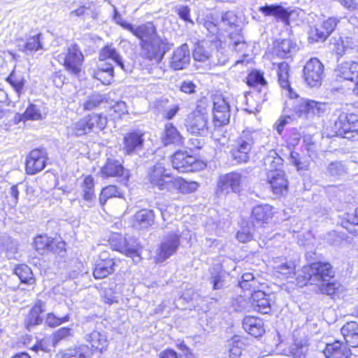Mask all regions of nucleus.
<instances>
[{"label":"nucleus","instance_id":"obj_41","mask_svg":"<svg viewBox=\"0 0 358 358\" xmlns=\"http://www.w3.org/2000/svg\"><path fill=\"white\" fill-rule=\"evenodd\" d=\"M213 45L206 42H201L196 44L193 52L194 60L205 62L212 57Z\"/></svg>","mask_w":358,"mask_h":358},{"label":"nucleus","instance_id":"obj_9","mask_svg":"<svg viewBox=\"0 0 358 358\" xmlns=\"http://www.w3.org/2000/svg\"><path fill=\"white\" fill-rule=\"evenodd\" d=\"M107 124V117L101 114H92L76 122L73 127V133L77 136L87 134L95 129L102 130Z\"/></svg>","mask_w":358,"mask_h":358},{"label":"nucleus","instance_id":"obj_13","mask_svg":"<svg viewBox=\"0 0 358 358\" xmlns=\"http://www.w3.org/2000/svg\"><path fill=\"white\" fill-rule=\"evenodd\" d=\"M47 153L44 149H34L28 155L25 169L29 175H34L45 167Z\"/></svg>","mask_w":358,"mask_h":358},{"label":"nucleus","instance_id":"obj_36","mask_svg":"<svg viewBox=\"0 0 358 358\" xmlns=\"http://www.w3.org/2000/svg\"><path fill=\"white\" fill-rule=\"evenodd\" d=\"M198 187L199 184L196 182H189L181 178H173L171 185H170V190L168 192H173L177 189L182 194H189L196 191Z\"/></svg>","mask_w":358,"mask_h":358},{"label":"nucleus","instance_id":"obj_44","mask_svg":"<svg viewBox=\"0 0 358 358\" xmlns=\"http://www.w3.org/2000/svg\"><path fill=\"white\" fill-rule=\"evenodd\" d=\"M244 347L243 342L241 340L238 336H233L227 341V348L229 352V356L231 358H238L242 353V350Z\"/></svg>","mask_w":358,"mask_h":358},{"label":"nucleus","instance_id":"obj_22","mask_svg":"<svg viewBox=\"0 0 358 358\" xmlns=\"http://www.w3.org/2000/svg\"><path fill=\"white\" fill-rule=\"evenodd\" d=\"M101 173L103 177H124L127 178L129 173L125 170L122 163L115 159H108L105 165L101 168Z\"/></svg>","mask_w":358,"mask_h":358},{"label":"nucleus","instance_id":"obj_10","mask_svg":"<svg viewBox=\"0 0 358 358\" xmlns=\"http://www.w3.org/2000/svg\"><path fill=\"white\" fill-rule=\"evenodd\" d=\"M141 45L143 55L149 60L162 59L170 49L167 40L162 38L159 35L149 41L141 43Z\"/></svg>","mask_w":358,"mask_h":358},{"label":"nucleus","instance_id":"obj_19","mask_svg":"<svg viewBox=\"0 0 358 358\" xmlns=\"http://www.w3.org/2000/svg\"><path fill=\"white\" fill-rule=\"evenodd\" d=\"M143 134L133 131L127 134L124 137L122 150L126 155H134L142 150L144 143Z\"/></svg>","mask_w":358,"mask_h":358},{"label":"nucleus","instance_id":"obj_4","mask_svg":"<svg viewBox=\"0 0 358 358\" xmlns=\"http://www.w3.org/2000/svg\"><path fill=\"white\" fill-rule=\"evenodd\" d=\"M248 184L247 176L238 171H232L219 177L216 193L218 196H227L231 192L239 193Z\"/></svg>","mask_w":358,"mask_h":358},{"label":"nucleus","instance_id":"obj_7","mask_svg":"<svg viewBox=\"0 0 358 358\" xmlns=\"http://www.w3.org/2000/svg\"><path fill=\"white\" fill-rule=\"evenodd\" d=\"M327 104L324 102L301 98L297 100L293 110L299 117L313 120L321 117L327 111Z\"/></svg>","mask_w":358,"mask_h":358},{"label":"nucleus","instance_id":"obj_38","mask_svg":"<svg viewBox=\"0 0 358 358\" xmlns=\"http://www.w3.org/2000/svg\"><path fill=\"white\" fill-rule=\"evenodd\" d=\"M296 49V45L290 39H282L276 41L273 48V53L281 58H286L291 56L292 53Z\"/></svg>","mask_w":358,"mask_h":358},{"label":"nucleus","instance_id":"obj_29","mask_svg":"<svg viewBox=\"0 0 358 358\" xmlns=\"http://www.w3.org/2000/svg\"><path fill=\"white\" fill-rule=\"evenodd\" d=\"M341 331L345 343L349 347H358V324L356 322H347Z\"/></svg>","mask_w":358,"mask_h":358},{"label":"nucleus","instance_id":"obj_61","mask_svg":"<svg viewBox=\"0 0 358 358\" xmlns=\"http://www.w3.org/2000/svg\"><path fill=\"white\" fill-rule=\"evenodd\" d=\"M124 250H123L124 255L127 257H130L134 258L135 257H138V244L131 240L128 241L126 239L124 244Z\"/></svg>","mask_w":358,"mask_h":358},{"label":"nucleus","instance_id":"obj_35","mask_svg":"<svg viewBox=\"0 0 358 358\" xmlns=\"http://www.w3.org/2000/svg\"><path fill=\"white\" fill-rule=\"evenodd\" d=\"M259 11L265 16H273L283 22H287L289 13L280 5H266L259 8Z\"/></svg>","mask_w":358,"mask_h":358},{"label":"nucleus","instance_id":"obj_6","mask_svg":"<svg viewBox=\"0 0 358 358\" xmlns=\"http://www.w3.org/2000/svg\"><path fill=\"white\" fill-rule=\"evenodd\" d=\"M56 59L71 75L78 76L82 71L84 56L76 44H71L66 51L57 55Z\"/></svg>","mask_w":358,"mask_h":358},{"label":"nucleus","instance_id":"obj_63","mask_svg":"<svg viewBox=\"0 0 358 358\" xmlns=\"http://www.w3.org/2000/svg\"><path fill=\"white\" fill-rule=\"evenodd\" d=\"M176 12L180 18L186 22L194 24V22L190 17V8L187 6H179L176 8Z\"/></svg>","mask_w":358,"mask_h":358},{"label":"nucleus","instance_id":"obj_58","mask_svg":"<svg viewBox=\"0 0 358 358\" xmlns=\"http://www.w3.org/2000/svg\"><path fill=\"white\" fill-rule=\"evenodd\" d=\"M328 36L327 32L324 31L320 24L311 28L309 33V39L314 42H323Z\"/></svg>","mask_w":358,"mask_h":358},{"label":"nucleus","instance_id":"obj_60","mask_svg":"<svg viewBox=\"0 0 358 358\" xmlns=\"http://www.w3.org/2000/svg\"><path fill=\"white\" fill-rule=\"evenodd\" d=\"M3 247L5 250L6 255L8 259H15V255L17 252L18 248L17 245L15 242L8 238L5 241L3 244Z\"/></svg>","mask_w":358,"mask_h":358},{"label":"nucleus","instance_id":"obj_12","mask_svg":"<svg viewBox=\"0 0 358 358\" xmlns=\"http://www.w3.org/2000/svg\"><path fill=\"white\" fill-rule=\"evenodd\" d=\"M324 73V66L317 58H311L303 68V76L306 83L311 87L321 85Z\"/></svg>","mask_w":358,"mask_h":358},{"label":"nucleus","instance_id":"obj_46","mask_svg":"<svg viewBox=\"0 0 358 358\" xmlns=\"http://www.w3.org/2000/svg\"><path fill=\"white\" fill-rule=\"evenodd\" d=\"M308 350L306 339H296L291 346V353L294 358H305Z\"/></svg>","mask_w":358,"mask_h":358},{"label":"nucleus","instance_id":"obj_8","mask_svg":"<svg viewBox=\"0 0 358 358\" xmlns=\"http://www.w3.org/2000/svg\"><path fill=\"white\" fill-rule=\"evenodd\" d=\"M164 159L157 162L151 166L148 172V179L154 187L162 191L170 190V185L173 176L168 169L165 168Z\"/></svg>","mask_w":358,"mask_h":358},{"label":"nucleus","instance_id":"obj_62","mask_svg":"<svg viewBox=\"0 0 358 358\" xmlns=\"http://www.w3.org/2000/svg\"><path fill=\"white\" fill-rule=\"evenodd\" d=\"M103 99L99 94H94L89 97V99L85 102L83 106L84 109L87 110H91L96 108L101 102Z\"/></svg>","mask_w":358,"mask_h":358},{"label":"nucleus","instance_id":"obj_34","mask_svg":"<svg viewBox=\"0 0 358 358\" xmlns=\"http://www.w3.org/2000/svg\"><path fill=\"white\" fill-rule=\"evenodd\" d=\"M162 139L166 145L169 144L180 145L184 143V138L172 123L166 124Z\"/></svg>","mask_w":358,"mask_h":358},{"label":"nucleus","instance_id":"obj_49","mask_svg":"<svg viewBox=\"0 0 358 358\" xmlns=\"http://www.w3.org/2000/svg\"><path fill=\"white\" fill-rule=\"evenodd\" d=\"M52 242V238L47 235H39L35 238L34 245L38 253L43 254L45 252H49Z\"/></svg>","mask_w":358,"mask_h":358},{"label":"nucleus","instance_id":"obj_1","mask_svg":"<svg viewBox=\"0 0 358 358\" xmlns=\"http://www.w3.org/2000/svg\"><path fill=\"white\" fill-rule=\"evenodd\" d=\"M334 275L331 265L328 262H317L303 266L301 273L296 278L297 284L303 287L308 283L317 285L329 281Z\"/></svg>","mask_w":358,"mask_h":358},{"label":"nucleus","instance_id":"obj_56","mask_svg":"<svg viewBox=\"0 0 358 358\" xmlns=\"http://www.w3.org/2000/svg\"><path fill=\"white\" fill-rule=\"evenodd\" d=\"M344 227L351 234L358 236V208H356L355 213L348 215L347 221Z\"/></svg>","mask_w":358,"mask_h":358},{"label":"nucleus","instance_id":"obj_15","mask_svg":"<svg viewBox=\"0 0 358 358\" xmlns=\"http://www.w3.org/2000/svg\"><path fill=\"white\" fill-rule=\"evenodd\" d=\"M213 114L214 129L227 124L231 117L229 103L223 98H216L213 102Z\"/></svg>","mask_w":358,"mask_h":358},{"label":"nucleus","instance_id":"obj_20","mask_svg":"<svg viewBox=\"0 0 358 358\" xmlns=\"http://www.w3.org/2000/svg\"><path fill=\"white\" fill-rule=\"evenodd\" d=\"M268 181L274 194L282 195L287 192L288 181L282 170L268 173Z\"/></svg>","mask_w":358,"mask_h":358},{"label":"nucleus","instance_id":"obj_64","mask_svg":"<svg viewBox=\"0 0 358 358\" xmlns=\"http://www.w3.org/2000/svg\"><path fill=\"white\" fill-rule=\"evenodd\" d=\"M88 348L85 345L79 346L77 349L70 350L66 354L69 358H86Z\"/></svg>","mask_w":358,"mask_h":358},{"label":"nucleus","instance_id":"obj_50","mask_svg":"<svg viewBox=\"0 0 358 358\" xmlns=\"http://www.w3.org/2000/svg\"><path fill=\"white\" fill-rule=\"evenodd\" d=\"M15 274L19 277L22 282L31 285L34 282L31 268L24 264L17 266L15 269Z\"/></svg>","mask_w":358,"mask_h":358},{"label":"nucleus","instance_id":"obj_2","mask_svg":"<svg viewBox=\"0 0 358 358\" xmlns=\"http://www.w3.org/2000/svg\"><path fill=\"white\" fill-rule=\"evenodd\" d=\"M259 136L260 133L257 130H243L231 145L230 153L232 159L238 164L247 162L252 146Z\"/></svg>","mask_w":358,"mask_h":358},{"label":"nucleus","instance_id":"obj_55","mask_svg":"<svg viewBox=\"0 0 358 358\" xmlns=\"http://www.w3.org/2000/svg\"><path fill=\"white\" fill-rule=\"evenodd\" d=\"M344 227L351 234L358 236V208H356L355 213L348 215L347 221Z\"/></svg>","mask_w":358,"mask_h":358},{"label":"nucleus","instance_id":"obj_18","mask_svg":"<svg viewBox=\"0 0 358 358\" xmlns=\"http://www.w3.org/2000/svg\"><path fill=\"white\" fill-rule=\"evenodd\" d=\"M271 295L261 290L252 292L250 303L255 310L262 314H268L271 310Z\"/></svg>","mask_w":358,"mask_h":358},{"label":"nucleus","instance_id":"obj_32","mask_svg":"<svg viewBox=\"0 0 358 358\" xmlns=\"http://www.w3.org/2000/svg\"><path fill=\"white\" fill-rule=\"evenodd\" d=\"M243 327L245 331L255 337L261 336L264 333L263 322L257 317H245L243 321Z\"/></svg>","mask_w":358,"mask_h":358},{"label":"nucleus","instance_id":"obj_37","mask_svg":"<svg viewBox=\"0 0 358 358\" xmlns=\"http://www.w3.org/2000/svg\"><path fill=\"white\" fill-rule=\"evenodd\" d=\"M41 34L28 37L25 42L22 44H19V50L28 55H31L34 52L43 49V44L41 42Z\"/></svg>","mask_w":358,"mask_h":358},{"label":"nucleus","instance_id":"obj_17","mask_svg":"<svg viewBox=\"0 0 358 358\" xmlns=\"http://www.w3.org/2000/svg\"><path fill=\"white\" fill-rule=\"evenodd\" d=\"M337 76L343 80H350L355 83V87L352 90V92L358 97V63H341L337 69Z\"/></svg>","mask_w":358,"mask_h":358},{"label":"nucleus","instance_id":"obj_57","mask_svg":"<svg viewBox=\"0 0 358 358\" xmlns=\"http://www.w3.org/2000/svg\"><path fill=\"white\" fill-rule=\"evenodd\" d=\"M69 320L70 316L69 314L59 317L55 315L53 313H50L47 315L45 318V324L50 327H55L69 322Z\"/></svg>","mask_w":358,"mask_h":358},{"label":"nucleus","instance_id":"obj_51","mask_svg":"<svg viewBox=\"0 0 358 358\" xmlns=\"http://www.w3.org/2000/svg\"><path fill=\"white\" fill-rule=\"evenodd\" d=\"M295 264L292 261H286L285 262L278 264L275 266L276 272L279 273L284 278L292 277L295 275Z\"/></svg>","mask_w":358,"mask_h":358},{"label":"nucleus","instance_id":"obj_25","mask_svg":"<svg viewBox=\"0 0 358 358\" xmlns=\"http://www.w3.org/2000/svg\"><path fill=\"white\" fill-rule=\"evenodd\" d=\"M278 83L280 87L287 92V94L291 99H297L298 94L293 91L289 81V66L286 62H280L278 64Z\"/></svg>","mask_w":358,"mask_h":358},{"label":"nucleus","instance_id":"obj_30","mask_svg":"<svg viewBox=\"0 0 358 358\" xmlns=\"http://www.w3.org/2000/svg\"><path fill=\"white\" fill-rule=\"evenodd\" d=\"M155 215L153 210L143 209L137 212L134 216L132 226L136 229H143L151 226L154 222Z\"/></svg>","mask_w":358,"mask_h":358},{"label":"nucleus","instance_id":"obj_47","mask_svg":"<svg viewBox=\"0 0 358 358\" xmlns=\"http://www.w3.org/2000/svg\"><path fill=\"white\" fill-rule=\"evenodd\" d=\"M259 282L254 277L252 273H244L242 275L241 280L239 281L240 287L245 290L255 291L259 287Z\"/></svg>","mask_w":358,"mask_h":358},{"label":"nucleus","instance_id":"obj_26","mask_svg":"<svg viewBox=\"0 0 358 358\" xmlns=\"http://www.w3.org/2000/svg\"><path fill=\"white\" fill-rule=\"evenodd\" d=\"M85 340L91 345L92 349L101 353L107 350L109 344L106 332L96 330H94L91 333L86 334Z\"/></svg>","mask_w":358,"mask_h":358},{"label":"nucleus","instance_id":"obj_59","mask_svg":"<svg viewBox=\"0 0 358 358\" xmlns=\"http://www.w3.org/2000/svg\"><path fill=\"white\" fill-rule=\"evenodd\" d=\"M110 244L111 245V248L117 250L118 252H120L121 253H123V250H124V244L126 241V238H124L120 234H114L111 238H110Z\"/></svg>","mask_w":358,"mask_h":358},{"label":"nucleus","instance_id":"obj_24","mask_svg":"<svg viewBox=\"0 0 358 358\" xmlns=\"http://www.w3.org/2000/svg\"><path fill=\"white\" fill-rule=\"evenodd\" d=\"M115 265L114 260L108 258L106 252L101 253L100 259L96 263L93 272L94 277L96 279H102L107 277L114 271Z\"/></svg>","mask_w":358,"mask_h":358},{"label":"nucleus","instance_id":"obj_3","mask_svg":"<svg viewBox=\"0 0 358 358\" xmlns=\"http://www.w3.org/2000/svg\"><path fill=\"white\" fill-rule=\"evenodd\" d=\"M332 127L336 136L358 141V115L338 111Z\"/></svg>","mask_w":358,"mask_h":358},{"label":"nucleus","instance_id":"obj_27","mask_svg":"<svg viewBox=\"0 0 358 358\" xmlns=\"http://www.w3.org/2000/svg\"><path fill=\"white\" fill-rule=\"evenodd\" d=\"M82 189L81 196L83 201L86 202L85 204L81 205L83 208L85 206L87 208H91L95 199L94 194V179L91 176L85 177L80 185Z\"/></svg>","mask_w":358,"mask_h":358},{"label":"nucleus","instance_id":"obj_31","mask_svg":"<svg viewBox=\"0 0 358 358\" xmlns=\"http://www.w3.org/2000/svg\"><path fill=\"white\" fill-rule=\"evenodd\" d=\"M99 62H105L108 59L113 61L123 71H126L124 64L121 55L112 45H106L101 49L99 55Z\"/></svg>","mask_w":358,"mask_h":358},{"label":"nucleus","instance_id":"obj_52","mask_svg":"<svg viewBox=\"0 0 358 358\" xmlns=\"http://www.w3.org/2000/svg\"><path fill=\"white\" fill-rule=\"evenodd\" d=\"M73 330L70 327H62L55 331L52 335V341L54 345H57L60 341L72 337Z\"/></svg>","mask_w":358,"mask_h":358},{"label":"nucleus","instance_id":"obj_14","mask_svg":"<svg viewBox=\"0 0 358 358\" xmlns=\"http://www.w3.org/2000/svg\"><path fill=\"white\" fill-rule=\"evenodd\" d=\"M172 166L179 172H193L197 169L199 162L196 158L186 152L177 151L172 156Z\"/></svg>","mask_w":358,"mask_h":358},{"label":"nucleus","instance_id":"obj_45","mask_svg":"<svg viewBox=\"0 0 358 358\" xmlns=\"http://www.w3.org/2000/svg\"><path fill=\"white\" fill-rule=\"evenodd\" d=\"M347 173L345 165L340 161L330 162L326 170V174L330 177L338 178Z\"/></svg>","mask_w":358,"mask_h":358},{"label":"nucleus","instance_id":"obj_54","mask_svg":"<svg viewBox=\"0 0 358 358\" xmlns=\"http://www.w3.org/2000/svg\"><path fill=\"white\" fill-rule=\"evenodd\" d=\"M120 196L121 194L119 192L116 186L108 185L102 189L99 196V201L101 205H104L108 199Z\"/></svg>","mask_w":358,"mask_h":358},{"label":"nucleus","instance_id":"obj_5","mask_svg":"<svg viewBox=\"0 0 358 358\" xmlns=\"http://www.w3.org/2000/svg\"><path fill=\"white\" fill-rule=\"evenodd\" d=\"M185 126L187 131L200 136H206L214 130L209 122L208 113L203 112L200 106L187 115Z\"/></svg>","mask_w":358,"mask_h":358},{"label":"nucleus","instance_id":"obj_28","mask_svg":"<svg viewBox=\"0 0 358 358\" xmlns=\"http://www.w3.org/2000/svg\"><path fill=\"white\" fill-rule=\"evenodd\" d=\"M93 76L104 85L110 84L114 76L113 66L106 61L100 62L97 64L96 70L94 71Z\"/></svg>","mask_w":358,"mask_h":358},{"label":"nucleus","instance_id":"obj_33","mask_svg":"<svg viewBox=\"0 0 358 358\" xmlns=\"http://www.w3.org/2000/svg\"><path fill=\"white\" fill-rule=\"evenodd\" d=\"M247 83L250 87H260L259 94L262 92L264 94L262 101H264L268 99L266 96L268 90L266 87L267 83L262 73L259 71H252L247 77Z\"/></svg>","mask_w":358,"mask_h":358},{"label":"nucleus","instance_id":"obj_21","mask_svg":"<svg viewBox=\"0 0 358 358\" xmlns=\"http://www.w3.org/2000/svg\"><path fill=\"white\" fill-rule=\"evenodd\" d=\"M323 353L326 358H348L352 354L350 347L341 341L327 343Z\"/></svg>","mask_w":358,"mask_h":358},{"label":"nucleus","instance_id":"obj_16","mask_svg":"<svg viewBox=\"0 0 358 358\" xmlns=\"http://www.w3.org/2000/svg\"><path fill=\"white\" fill-rule=\"evenodd\" d=\"M191 57L188 45L184 43L177 48L169 59V67L175 71L186 69L190 62Z\"/></svg>","mask_w":358,"mask_h":358},{"label":"nucleus","instance_id":"obj_23","mask_svg":"<svg viewBox=\"0 0 358 358\" xmlns=\"http://www.w3.org/2000/svg\"><path fill=\"white\" fill-rule=\"evenodd\" d=\"M129 31L140 39L141 43L149 41L158 35L155 26L151 22L139 25L132 24Z\"/></svg>","mask_w":358,"mask_h":358},{"label":"nucleus","instance_id":"obj_42","mask_svg":"<svg viewBox=\"0 0 358 358\" xmlns=\"http://www.w3.org/2000/svg\"><path fill=\"white\" fill-rule=\"evenodd\" d=\"M210 283L213 289H221L225 285L226 273L222 270L220 264L214 265L210 270Z\"/></svg>","mask_w":358,"mask_h":358},{"label":"nucleus","instance_id":"obj_39","mask_svg":"<svg viewBox=\"0 0 358 358\" xmlns=\"http://www.w3.org/2000/svg\"><path fill=\"white\" fill-rule=\"evenodd\" d=\"M43 305V303L41 301H38L27 315L24 323L27 329L29 330L32 327L39 324L42 322V318L41 317L40 315L43 310L42 309Z\"/></svg>","mask_w":358,"mask_h":358},{"label":"nucleus","instance_id":"obj_53","mask_svg":"<svg viewBox=\"0 0 358 358\" xmlns=\"http://www.w3.org/2000/svg\"><path fill=\"white\" fill-rule=\"evenodd\" d=\"M41 119L42 114L40 108L34 103H30L27 106L22 116L23 120H39Z\"/></svg>","mask_w":358,"mask_h":358},{"label":"nucleus","instance_id":"obj_43","mask_svg":"<svg viewBox=\"0 0 358 358\" xmlns=\"http://www.w3.org/2000/svg\"><path fill=\"white\" fill-rule=\"evenodd\" d=\"M282 162L283 159L273 150H270L264 157V164L268 173L280 170L279 168L282 165Z\"/></svg>","mask_w":358,"mask_h":358},{"label":"nucleus","instance_id":"obj_11","mask_svg":"<svg viewBox=\"0 0 358 358\" xmlns=\"http://www.w3.org/2000/svg\"><path fill=\"white\" fill-rule=\"evenodd\" d=\"M180 235L171 233L164 236L156 252L155 260L157 263L164 262L173 255L180 245Z\"/></svg>","mask_w":358,"mask_h":358},{"label":"nucleus","instance_id":"obj_40","mask_svg":"<svg viewBox=\"0 0 358 358\" xmlns=\"http://www.w3.org/2000/svg\"><path fill=\"white\" fill-rule=\"evenodd\" d=\"M273 215V208L268 204L257 205L252 211V216L257 223H267Z\"/></svg>","mask_w":358,"mask_h":358},{"label":"nucleus","instance_id":"obj_48","mask_svg":"<svg viewBox=\"0 0 358 358\" xmlns=\"http://www.w3.org/2000/svg\"><path fill=\"white\" fill-rule=\"evenodd\" d=\"M6 80L15 90L18 96H20L24 85V78L23 75L20 73L13 71L7 78Z\"/></svg>","mask_w":358,"mask_h":358}]
</instances>
